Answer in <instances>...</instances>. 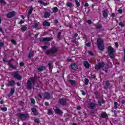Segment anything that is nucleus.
Instances as JSON below:
<instances>
[{
  "mask_svg": "<svg viewBox=\"0 0 125 125\" xmlns=\"http://www.w3.org/2000/svg\"><path fill=\"white\" fill-rule=\"evenodd\" d=\"M60 103L61 105H66V99H61L60 100Z\"/></svg>",
  "mask_w": 125,
  "mask_h": 125,
  "instance_id": "nucleus-12",
  "label": "nucleus"
},
{
  "mask_svg": "<svg viewBox=\"0 0 125 125\" xmlns=\"http://www.w3.org/2000/svg\"><path fill=\"white\" fill-rule=\"evenodd\" d=\"M23 23H24V21H21L20 22H19V24H23Z\"/></svg>",
  "mask_w": 125,
  "mask_h": 125,
  "instance_id": "nucleus-54",
  "label": "nucleus"
},
{
  "mask_svg": "<svg viewBox=\"0 0 125 125\" xmlns=\"http://www.w3.org/2000/svg\"><path fill=\"white\" fill-rule=\"evenodd\" d=\"M67 7H73V3L70 2H67L66 3Z\"/></svg>",
  "mask_w": 125,
  "mask_h": 125,
  "instance_id": "nucleus-22",
  "label": "nucleus"
},
{
  "mask_svg": "<svg viewBox=\"0 0 125 125\" xmlns=\"http://www.w3.org/2000/svg\"><path fill=\"white\" fill-rule=\"evenodd\" d=\"M15 92V89L14 88H12L11 89V91L10 93V95H13V93Z\"/></svg>",
  "mask_w": 125,
  "mask_h": 125,
  "instance_id": "nucleus-24",
  "label": "nucleus"
},
{
  "mask_svg": "<svg viewBox=\"0 0 125 125\" xmlns=\"http://www.w3.org/2000/svg\"><path fill=\"white\" fill-rule=\"evenodd\" d=\"M48 105H49V104L48 103V102H45V106H48Z\"/></svg>",
  "mask_w": 125,
  "mask_h": 125,
  "instance_id": "nucleus-57",
  "label": "nucleus"
},
{
  "mask_svg": "<svg viewBox=\"0 0 125 125\" xmlns=\"http://www.w3.org/2000/svg\"><path fill=\"white\" fill-rule=\"evenodd\" d=\"M105 70H104V71H105V72H107V71H108V69H109V65H106L105 66Z\"/></svg>",
  "mask_w": 125,
  "mask_h": 125,
  "instance_id": "nucleus-39",
  "label": "nucleus"
},
{
  "mask_svg": "<svg viewBox=\"0 0 125 125\" xmlns=\"http://www.w3.org/2000/svg\"><path fill=\"white\" fill-rule=\"evenodd\" d=\"M43 26H47L48 27H49V26H50V23L47 21H44L43 22Z\"/></svg>",
  "mask_w": 125,
  "mask_h": 125,
  "instance_id": "nucleus-18",
  "label": "nucleus"
},
{
  "mask_svg": "<svg viewBox=\"0 0 125 125\" xmlns=\"http://www.w3.org/2000/svg\"><path fill=\"white\" fill-rule=\"evenodd\" d=\"M111 17H115V14L112 13V14H111Z\"/></svg>",
  "mask_w": 125,
  "mask_h": 125,
  "instance_id": "nucleus-64",
  "label": "nucleus"
},
{
  "mask_svg": "<svg viewBox=\"0 0 125 125\" xmlns=\"http://www.w3.org/2000/svg\"><path fill=\"white\" fill-rule=\"evenodd\" d=\"M7 17L8 18H11L13 16H15V12L14 11L11 12L7 14Z\"/></svg>",
  "mask_w": 125,
  "mask_h": 125,
  "instance_id": "nucleus-9",
  "label": "nucleus"
},
{
  "mask_svg": "<svg viewBox=\"0 0 125 125\" xmlns=\"http://www.w3.org/2000/svg\"><path fill=\"white\" fill-rule=\"evenodd\" d=\"M104 17H108V13L106 11H104L103 12Z\"/></svg>",
  "mask_w": 125,
  "mask_h": 125,
  "instance_id": "nucleus-25",
  "label": "nucleus"
},
{
  "mask_svg": "<svg viewBox=\"0 0 125 125\" xmlns=\"http://www.w3.org/2000/svg\"><path fill=\"white\" fill-rule=\"evenodd\" d=\"M118 12H119V13H123V10H122V9H119L118 10Z\"/></svg>",
  "mask_w": 125,
  "mask_h": 125,
  "instance_id": "nucleus-49",
  "label": "nucleus"
},
{
  "mask_svg": "<svg viewBox=\"0 0 125 125\" xmlns=\"http://www.w3.org/2000/svg\"><path fill=\"white\" fill-rule=\"evenodd\" d=\"M35 83H36V79L34 78H30L27 82V88L31 89L34 85H35Z\"/></svg>",
  "mask_w": 125,
  "mask_h": 125,
  "instance_id": "nucleus-1",
  "label": "nucleus"
},
{
  "mask_svg": "<svg viewBox=\"0 0 125 125\" xmlns=\"http://www.w3.org/2000/svg\"><path fill=\"white\" fill-rule=\"evenodd\" d=\"M56 114H58L59 115H62L63 114V112L61 111L59 108H56L54 109Z\"/></svg>",
  "mask_w": 125,
  "mask_h": 125,
  "instance_id": "nucleus-10",
  "label": "nucleus"
},
{
  "mask_svg": "<svg viewBox=\"0 0 125 125\" xmlns=\"http://www.w3.org/2000/svg\"><path fill=\"white\" fill-rule=\"evenodd\" d=\"M57 50H58V48L57 47H53L50 49L46 51L45 53L46 55H51V54L56 53V52H57Z\"/></svg>",
  "mask_w": 125,
  "mask_h": 125,
  "instance_id": "nucleus-3",
  "label": "nucleus"
},
{
  "mask_svg": "<svg viewBox=\"0 0 125 125\" xmlns=\"http://www.w3.org/2000/svg\"><path fill=\"white\" fill-rule=\"evenodd\" d=\"M57 11H58V8H57V7H55L53 8V12H54V13L57 12Z\"/></svg>",
  "mask_w": 125,
  "mask_h": 125,
  "instance_id": "nucleus-29",
  "label": "nucleus"
},
{
  "mask_svg": "<svg viewBox=\"0 0 125 125\" xmlns=\"http://www.w3.org/2000/svg\"><path fill=\"white\" fill-rule=\"evenodd\" d=\"M44 97L46 98V99H50V94L48 93H45L44 94Z\"/></svg>",
  "mask_w": 125,
  "mask_h": 125,
  "instance_id": "nucleus-17",
  "label": "nucleus"
},
{
  "mask_svg": "<svg viewBox=\"0 0 125 125\" xmlns=\"http://www.w3.org/2000/svg\"><path fill=\"white\" fill-rule=\"evenodd\" d=\"M85 45H86V46H90V42L86 43L85 44Z\"/></svg>",
  "mask_w": 125,
  "mask_h": 125,
  "instance_id": "nucleus-51",
  "label": "nucleus"
},
{
  "mask_svg": "<svg viewBox=\"0 0 125 125\" xmlns=\"http://www.w3.org/2000/svg\"><path fill=\"white\" fill-rule=\"evenodd\" d=\"M109 81H106V82H105V84H106V85H109Z\"/></svg>",
  "mask_w": 125,
  "mask_h": 125,
  "instance_id": "nucleus-55",
  "label": "nucleus"
},
{
  "mask_svg": "<svg viewBox=\"0 0 125 125\" xmlns=\"http://www.w3.org/2000/svg\"><path fill=\"white\" fill-rule=\"evenodd\" d=\"M11 42H12V43H13L14 44H16V41H15V40H12Z\"/></svg>",
  "mask_w": 125,
  "mask_h": 125,
  "instance_id": "nucleus-46",
  "label": "nucleus"
},
{
  "mask_svg": "<svg viewBox=\"0 0 125 125\" xmlns=\"http://www.w3.org/2000/svg\"><path fill=\"white\" fill-rule=\"evenodd\" d=\"M31 104H35V103H36V102L35 101V99H31Z\"/></svg>",
  "mask_w": 125,
  "mask_h": 125,
  "instance_id": "nucleus-37",
  "label": "nucleus"
},
{
  "mask_svg": "<svg viewBox=\"0 0 125 125\" xmlns=\"http://www.w3.org/2000/svg\"><path fill=\"white\" fill-rule=\"evenodd\" d=\"M115 44L116 47H117V48L119 47V44H118V42H116L115 43Z\"/></svg>",
  "mask_w": 125,
  "mask_h": 125,
  "instance_id": "nucleus-50",
  "label": "nucleus"
},
{
  "mask_svg": "<svg viewBox=\"0 0 125 125\" xmlns=\"http://www.w3.org/2000/svg\"><path fill=\"white\" fill-rule=\"evenodd\" d=\"M102 118H106L107 117V114L105 112H103L102 113Z\"/></svg>",
  "mask_w": 125,
  "mask_h": 125,
  "instance_id": "nucleus-30",
  "label": "nucleus"
},
{
  "mask_svg": "<svg viewBox=\"0 0 125 125\" xmlns=\"http://www.w3.org/2000/svg\"><path fill=\"white\" fill-rule=\"evenodd\" d=\"M104 41L103 40L99 38L97 41V45L100 50H104Z\"/></svg>",
  "mask_w": 125,
  "mask_h": 125,
  "instance_id": "nucleus-2",
  "label": "nucleus"
},
{
  "mask_svg": "<svg viewBox=\"0 0 125 125\" xmlns=\"http://www.w3.org/2000/svg\"><path fill=\"white\" fill-rule=\"evenodd\" d=\"M15 84V82L14 81H11L9 82L7 84V86H13Z\"/></svg>",
  "mask_w": 125,
  "mask_h": 125,
  "instance_id": "nucleus-14",
  "label": "nucleus"
},
{
  "mask_svg": "<svg viewBox=\"0 0 125 125\" xmlns=\"http://www.w3.org/2000/svg\"><path fill=\"white\" fill-rule=\"evenodd\" d=\"M33 56H34V51H31L29 54L28 57L29 58H31V57H33Z\"/></svg>",
  "mask_w": 125,
  "mask_h": 125,
  "instance_id": "nucleus-23",
  "label": "nucleus"
},
{
  "mask_svg": "<svg viewBox=\"0 0 125 125\" xmlns=\"http://www.w3.org/2000/svg\"><path fill=\"white\" fill-rule=\"evenodd\" d=\"M1 111H3L4 112H6L7 111V108L6 107H2L1 108Z\"/></svg>",
  "mask_w": 125,
  "mask_h": 125,
  "instance_id": "nucleus-33",
  "label": "nucleus"
},
{
  "mask_svg": "<svg viewBox=\"0 0 125 125\" xmlns=\"http://www.w3.org/2000/svg\"><path fill=\"white\" fill-rule=\"evenodd\" d=\"M69 82L72 85H75V84H76V82L74 80H70Z\"/></svg>",
  "mask_w": 125,
  "mask_h": 125,
  "instance_id": "nucleus-28",
  "label": "nucleus"
},
{
  "mask_svg": "<svg viewBox=\"0 0 125 125\" xmlns=\"http://www.w3.org/2000/svg\"><path fill=\"white\" fill-rule=\"evenodd\" d=\"M88 6H89V4H88V3L87 2L85 3V4H84V6H85L86 7H88Z\"/></svg>",
  "mask_w": 125,
  "mask_h": 125,
  "instance_id": "nucleus-47",
  "label": "nucleus"
},
{
  "mask_svg": "<svg viewBox=\"0 0 125 125\" xmlns=\"http://www.w3.org/2000/svg\"><path fill=\"white\" fill-rule=\"evenodd\" d=\"M104 66H105V63L104 62H100L96 65L95 68L96 70H99V69H101V68H103Z\"/></svg>",
  "mask_w": 125,
  "mask_h": 125,
  "instance_id": "nucleus-5",
  "label": "nucleus"
},
{
  "mask_svg": "<svg viewBox=\"0 0 125 125\" xmlns=\"http://www.w3.org/2000/svg\"><path fill=\"white\" fill-rule=\"evenodd\" d=\"M3 61L4 62H7V61H6V59L5 58H4L3 59Z\"/></svg>",
  "mask_w": 125,
  "mask_h": 125,
  "instance_id": "nucleus-62",
  "label": "nucleus"
},
{
  "mask_svg": "<svg viewBox=\"0 0 125 125\" xmlns=\"http://www.w3.org/2000/svg\"><path fill=\"white\" fill-rule=\"evenodd\" d=\"M81 106H77V110H81Z\"/></svg>",
  "mask_w": 125,
  "mask_h": 125,
  "instance_id": "nucleus-61",
  "label": "nucleus"
},
{
  "mask_svg": "<svg viewBox=\"0 0 125 125\" xmlns=\"http://www.w3.org/2000/svg\"><path fill=\"white\" fill-rule=\"evenodd\" d=\"M48 66L49 67V68L50 69H51L52 67V62H50L49 63H48Z\"/></svg>",
  "mask_w": 125,
  "mask_h": 125,
  "instance_id": "nucleus-42",
  "label": "nucleus"
},
{
  "mask_svg": "<svg viewBox=\"0 0 125 125\" xmlns=\"http://www.w3.org/2000/svg\"><path fill=\"white\" fill-rule=\"evenodd\" d=\"M118 106V103L115 102H114V109L118 108V106Z\"/></svg>",
  "mask_w": 125,
  "mask_h": 125,
  "instance_id": "nucleus-34",
  "label": "nucleus"
},
{
  "mask_svg": "<svg viewBox=\"0 0 125 125\" xmlns=\"http://www.w3.org/2000/svg\"><path fill=\"white\" fill-rule=\"evenodd\" d=\"M78 34H77V33H75V34H74V37H75V38H77V37H78Z\"/></svg>",
  "mask_w": 125,
  "mask_h": 125,
  "instance_id": "nucleus-63",
  "label": "nucleus"
},
{
  "mask_svg": "<svg viewBox=\"0 0 125 125\" xmlns=\"http://www.w3.org/2000/svg\"><path fill=\"white\" fill-rule=\"evenodd\" d=\"M119 26H121V27H125V24L124 23L121 22L119 23Z\"/></svg>",
  "mask_w": 125,
  "mask_h": 125,
  "instance_id": "nucleus-38",
  "label": "nucleus"
},
{
  "mask_svg": "<svg viewBox=\"0 0 125 125\" xmlns=\"http://www.w3.org/2000/svg\"><path fill=\"white\" fill-rule=\"evenodd\" d=\"M75 3H76L77 6H78V7H79V6H80V2H79V1H78V0H75Z\"/></svg>",
  "mask_w": 125,
  "mask_h": 125,
  "instance_id": "nucleus-32",
  "label": "nucleus"
},
{
  "mask_svg": "<svg viewBox=\"0 0 125 125\" xmlns=\"http://www.w3.org/2000/svg\"><path fill=\"white\" fill-rule=\"evenodd\" d=\"M0 3H3V4H5V2L3 0H0Z\"/></svg>",
  "mask_w": 125,
  "mask_h": 125,
  "instance_id": "nucleus-45",
  "label": "nucleus"
},
{
  "mask_svg": "<svg viewBox=\"0 0 125 125\" xmlns=\"http://www.w3.org/2000/svg\"><path fill=\"white\" fill-rule=\"evenodd\" d=\"M0 46H3V42H0Z\"/></svg>",
  "mask_w": 125,
  "mask_h": 125,
  "instance_id": "nucleus-56",
  "label": "nucleus"
},
{
  "mask_svg": "<svg viewBox=\"0 0 125 125\" xmlns=\"http://www.w3.org/2000/svg\"><path fill=\"white\" fill-rule=\"evenodd\" d=\"M34 122H35V123H37V124H40L41 123L40 122V120H39V119H35L34 120Z\"/></svg>",
  "mask_w": 125,
  "mask_h": 125,
  "instance_id": "nucleus-40",
  "label": "nucleus"
},
{
  "mask_svg": "<svg viewBox=\"0 0 125 125\" xmlns=\"http://www.w3.org/2000/svg\"><path fill=\"white\" fill-rule=\"evenodd\" d=\"M87 23H88V24H89L90 25V24H91V23H92V22L90 20H87Z\"/></svg>",
  "mask_w": 125,
  "mask_h": 125,
  "instance_id": "nucleus-48",
  "label": "nucleus"
},
{
  "mask_svg": "<svg viewBox=\"0 0 125 125\" xmlns=\"http://www.w3.org/2000/svg\"><path fill=\"white\" fill-rule=\"evenodd\" d=\"M108 53L111 58H114L115 57V50L112 46H109L108 48Z\"/></svg>",
  "mask_w": 125,
  "mask_h": 125,
  "instance_id": "nucleus-4",
  "label": "nucleus"
},
{
  "mask_svg": "<svg viewBox=\"0 0 125 125\" xmlns=\"http://www.w3.org/2000/svg\"><path fill=\"white\" fill-rule=\"evenodd\" d=\"M39 97L40 98V99H42V95L41 94L39 95Z\"/></svg>",
  "mask_w": 125,
  "mask_h": 125,
  "instance_id": "nucleus-58",
  "label": "nucleus"
},
{
  "mask_svg": "<svg viewBox=\"0 0 125 125\" xmlns=\"http://www.w3.org/2000/svg\"><path fill=\"white\" fill-rule=\"evenodd\" d=\"M19 117L20 119H21V120H25L27 119V118L29 117V114H20L19 115Z\"/></svg>",
  "mask_w": 125,
  "mask_h": 125,
  "instance_id": "nucleus-7",
  "label": "nucleus"
},
{
  "mask_svg": "<svg viewBox=\"0 0 125 125\" xmlns=\"http://www.w3.org/2000/svg\"><path fill=\"white\" fill-rule=\"evenodd\" d=\"M21 29L22 32H25L27 30V25H23Z\"/></svg>",
  "mask_w": 125,
  "mask_h": 125,
  "instance_id": "nucleus-19",
  "label": "nucleus"
},
{
  "mask_svg": "<svg viewBox=\"0 0 125 125\" xmlns=\"http://www.w3.org/2000/svg\"><path fill=\"white\" fill-rule=\"evenodd\" d=\"M90 107L91 108V109H93L94 107H95V104L93 103L90 104Z\"/></svg>",
  "mask_w": 125,
  "mask_h": 125,
  "instance_id": "nucleus-31",
  "label": "nucleus"
},
{
  "mask_svg": "<svg viewBox=\"0 0 125 125\" xmlns=\"http://www.w3.org/2000/svg\"><path fill=\"white\" fill-rule=\"evenodd\" d=\"M20 66H24V63H23V62H21V63H20Z\"/></svg>",
  "mask_w": 125,
  "mask_h": 125,
  "instance_id": "nucleus-60",
  "label": "nucleus"
},
{
  "mask_svg": "<svg viewBox=\"0 0 125 125\" xmlns=\"http://www.w3.org/2000/svg\"><path fill=\"white\" fill-rule=\"evenodd\" d=\"M83 63L84 67L86 69H88L89 68V66H90L89 63H88L87 61H84Z\"/></svg>",
  "mask_w": 125,
  "mask_h": 125,
  "instance_id": "nucleus-13",
  "label": "nucleus"
},
{
  "mask_svg": "<svg viewBox=\"0 0 125 125\" xmlns=\"http://www.w3.org/2000/svg\"><path fill=\"white\" fill-rule=\"evenodd\" d=\"M40 25V22H36L33 24V28H37L39 27V25Z\"/></svg>",
  "mask_w": 125,
  "mask_h": 125,
  "instance_id": "nucleus-21",
  "label": "nucleus"
},
{
  "mask_svg": "<svg viewBox=\"0 0 125 125\" xmlns=\"http://www.w3.org/2000/svg\"><path fill=\"white\" fill-rule=\"evenodd\" d=\"M71 68L72 70H77L78 65L76 63H73L71 64Z\"/></svg>",
  "mask_w": 125,
  "mask_h": 125,
  "instance_id": "nucleus-15",
  "label": "nucleus"
},
{
  "mask_svg": "<svg viewBox=\"0 0 125 125\" xmlns=\"http://www.w3.org/2000/svg\"><path fill=\"white\" fill-rule=\"evenodd\" d=\"M46 69V67L45 66H41L40 67L38 68V70L39 71H44Z\"/></svg>",
  "mask_w": 125,
  "mask_h": 125,
  "instance_id": "nucleus-20",
  "label": "nucleus"
},
{
  "mask_svg": "<svg viewBox=\"0 0 125 125\" xmlns=\"http://www.w3.org/2000/svg\"><path fill=\"white\" fill-rule=\"evenodd\" d=\"M88 83H89V81L87 78H85L84 79V83L85 85H87V84H88Z\"/></svg>",
  "mask_w": 125,
  "mask_h": 125,
  "instance_id": "nucleus-27",
  "label": "nucleus"
},
{
  "mask_svg": "<svg viewBox=\"0 0 125 125\" xmlns=\"http://www.w3.org/2000/svg\"><path fill=\"white\" fill-rule=\"evenodd\" d=\"M61 32H59L58 34V39H59V40H60L61 39Z\"/></svg>",
  "mask_w": 125,
  "mask_h": 125,
  "instance_id": "nucleus-41",
  "label": "nucleus"
},
{
  "mask_svg": "<svg viewBox=\"0 0 125 125\" xmlns=\"http://www.w3.org/2000/svg\"><path fill=\"white\" fill-rule=\"evenodd\" d=\"M52 114V110L51 109L48 110V115H51Z\"/></svg>",
  "mask_w": 125,
  "mask_h": 125,
  "instance_id": "nucleus-36",
  "label": "nucleus"
},
{
  "mask_svg": "<svg viewBox=\"0 0 125 125\" xmlns=\"http://www.w3.org/2000/svg\"><path fill=\"white\" fill-rule=\"evenodd\" d=\"M42 48L43 49H46V48H47V46H43L42 47Z\"/></svg>",
  "mask_w": 125,
  "mask_h": 125,
  "instance_id": "nucleus-52",
  "label": "nucleus"
},
{
  "mask_svg": "<svg viewBox=\"0 0 125 125\" xmlns=\"http://www.w3.org/2000/svg\"><path fill=\"white\" fill-rule=\"evenodd\" d=\"M33 12V9H30L28 11V15H31L32 14V13Z\"/></svg>",
  "mask_w": 125,
  "mask_h": 125,
  "instance_id": "nucleus-35",
  "label": "nucleus"
},
{
  "mask_svg": "<svg viewBox=\"0 0 125 125\" xmlns=\"http://www.w3.org/2000/svg\"><path fill=\"white\" fill-rule=\"evenodd\" d=\"M98 104H99L100 106H101V102L98 101Z\"/></svg>",
  "mask_w": 125,
  "mask_h": 125,
  "instance_id": "nucleus-59",
  "label": "nucleus"
},
{
  "mask_svg": "<svg viewBox=\"0 0 125 125\" xmlns=\"http://www.w3.org/2000/svg\"><path fill=\"white\" fill-rule=\"evenodd\" d=\"M31 111L33 113L34 115H35V116H37V115L39 114V112H38V111H37V109H36L35 107L32 108Z\"/></svg>",
  "mask_w": 125,
  "mask_h": 125,
  "instance_id": "nucleus-11",
  "label": "nucleus"
},
{
  "mask_svg": "<svg viewBox=\"0 0 125 125\" xmlns=\"http://www.w3.org/2000/svg\"><path fill=\"white\" fill-rule=\"evenodd\" d=\"M12 75L14 77V78H15V79H17V80H21V79H22V77L19 75V74L17 72H13L12 74Z\"/></svg>",
  "mask_w": 125,
  "mask_h": 125,
  "instance_id": "nucleus-6",
  "label": "nucleus"
},
{
  "mask_svg": "<svg viewBox=\"0 0 125 125\" xmlns=\"http://www.w3.org/2000/svg\"><path fill=\"white\" fill-rule=\"evenodd\" d=\"M88 52L89 54H90V55H92V56L93 55V53L92 52L88 51Z\"/></svg>",
  "mask_w": 125,
  "mask_h": 125,
  "instance_id": "nucleus-53",
  "label": "nucleus"
},
{
  "mask_svg": "<svg viewBox=\"0 0 125 125\" xmlns=\"http://www.w3.org/2000/svg\"><path fill=\"white\" fill-rule=\"evenodd\" d=\"M40 41L43 42H50V41H52V38H43Z\"/></svg>",
  "mask_w": 125,
  "mask_h": 125,
  "instance_id": "nucleus-8",
  "label": "nucleus"
},
{
  "mask_svg": "<svg viewBox=\"0 0 125 125\" xmlns=\"http://www.w3.org/2000/svg\"><path fill=\"white\" fill-rule=\"evenodd\" d=\"M12 61V60H10V62H8V65L11 67V68H12L13 69H15L14 66H13V65L10 63Z\"/></svg>",
  "mask_w": 125,
  "mask_h": 125,
  "instance_id": "nucleus-26",
  "label": "nucleus"
},
{
  "mask_svg": "<svg viewBox=\"0 0 125 125\" xmlns=\"http://www.w3.org/2000/svg\"><path fill=\"white\" fill-rule=\"evenodd\" d=\"M102 27V26L101 25V24H99L96 26L97 29H101Z\"/></svg>",
  "mask_w": 125,
  "mask_h": 125,
  "instance_id": "nucleus-43",
  "label": "nucleus"
},
{
  "mask_svg": "<svg viewBox=\"0 0 125 125\" xmlns=\"http://www.w3.org/2000/svg\"><path fill=\"white\" fill-rule=\"evenodd\" d=\"M49 16H50V13L48 12H45L44 13V17L45 18H49Z\"/></svg>",
  "mask_w": 125,
  "mask_h": 125,
  "instance_id": "nucleus-16",
  "label": "nucleus"
},
{
  "mask_svg": "<svg viewBox=\"0 0 125 125\" xmlns=\"http://www.w3.org/2000/svg\"><path fill=\"white\" fill-rule=\"evenodd\" d=\"M81 92H82L83 95H85V92L83 91V90H81Z\"/></svg>",
  "mask_w": 125,
  "mask_h": 125,
  "instance_id": "nucleus-44",
  "label": "nucleus"
}]
</instances>
